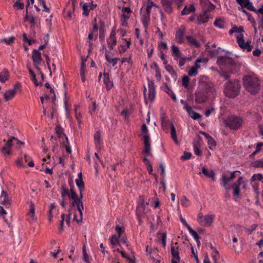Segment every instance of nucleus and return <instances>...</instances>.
Returning <instances> with one entry per match:
<instances>
[{
	"label": "nucleus",
	"instance_id": "nucleus-20",
	"mask_svg": "<svg viewBox=\"0 0 263 263\" xmlns=\"http://www.w3.org/2000/svg\"><path fill=\"white\" fill-rule=\"evenodd\" d=\"M215 215L208 214L204 216L203 220V225L206 227H210L213 222Z\"/></svg>",
	"mask_w": 263,
	"mask_h": 263
},
{
	"label": "nucleus",
	"instance_id": "nucleus-41",
	"mask_svg": "<svg viewBox=\"0 0 263 263\" xmlns=\"http://www.w3.org/2000/svg\"><path fill=\"white\" fill-rule=\"evenodd\" d=\"M120 237L116 235H112L111 238H110V242L112 246L120 245L119 242V238Z\"/></svg>",
	"mask_w": 263,
	"mask_h": 263
},
{
	"label": "nucleus",
	"instance_id": "nucleus-3",
	"mask_svg": "<svg viewBox=\"0 0 263 263\" xmlns=\"http://www.w3.org/2000/svg\"><path fill=\"white\" fill-rule=\"evenodd\" d=\"M241 86L238 81L229 80L224 84L223 93L229 98H236L240 92Z\"/></svg>",
	"mask_w": 263,
	"mask_h": 263
},
{
	"label": "nucleus",
	"instance_id": "nucleus-23",
	"mask_svg": "<svg viewBox=\"0 0 263 263\" xmlns=\"http://www.w3.org/2000/svg\"><path fill=\"white\" fill-rule=\"evenodd\" d=\"M104 83L107 90H110L113 87V83L109 80V75L108 73H104Z\"/></svg>",
	"mask_w": 263,
	"mask_h": 263
},
{
	"label": "nucleus",
	"instance_id": "nucleus-39",
	"mask_svg": "<svg viewBox=\"0 0 263 263\" xmlns=\"http://www.w3.org/2000/svg\"><path fill=\"white\" fill-rule=\"evenodd\" d=\"M251 165L255 168L263 167V159H259L252 162Z\"/></svg>",
	"mask_w": 263,
	"mask_h": 263
},
{
	"label": "nucleus",
	"instance_id": "nucleus-11",
	"mask_svg": "<svg viewBox=\"0 0 263 263\" xmlns=\"http://www.w3.org/2000/svg\"><path fill=\"white\" fill-rule=\"evenodd\" d=\"M108 47L110 50L114 48V46L117 44V39L116 37L115 28H114L110 34L109 37L107 40Z\"/></svg>",
	"mask_w": 263,
	"mask_h": 263
},
{
	"label": "nucleus",
	"instance_id": "nucleus-45",
	"mask_svg": "<svg viewBox=\"0 0 263 263\" xmlns=\"http://www.w3.org/2000/svg\"><path fill=\"white\" fill-rule=\"evenodd\" d=\"M180 202L181 205L184 207H187L190 205V201L185 196H183Z\"/></svg>",
	"mask_w": 263,
	"mask_h": 263
},
{
	"label": "nucleus",
	"instance_id": "nucleus-13",
	"mask_svg": "<svg viewBox=\"0 0 263 263\" xmlns=\"http://www.w3.org/2000/svg\"><path fill=\"white\" fill-rule=\"evenodd\" d=\"M155 86L153 81L148 83V98L151 101H153L155 98L156 90Z\"/></svg>",
	"mask_w": 263,
	"mask_h": 263
},
{
	"label": "nucleus",
	"instance_id": "nucleus-60",
	"mask_svg": "<svg viewBox=\"0 0 263 263\" xmlns=\"http://www.w3.org/2000/svg\"><path fill=\"white\" fill-rule=\"evenodd\" d=\"M197 70L196 68L192 67L188 71V75L190 77L196 76L197 74Z\"/></svg>",
	"mask_w": 263,
	"mask_h": 263
},
{
	"label": "nucleus",
	"instance_id": "nucleus-54",
	"mask_svg": "<svg viewBox=\"0 0 263 263\" xmlns=\"http://www.w3.org/2000/svg\"><path fill=\"white\" fill-rule=\"evenodd\" d=\"M88 6L87 3H84L82 6V9L83 10V14L85 16H88L89 13V10L88 8Z\"/></svg>",
	"mask_w": 263,
	"mask_h": 263
},
{
	"label": "nucleus",
	"instance_id": "nucleus-47",
	"mask_svg": "<svg viewBox=\"0 0 263 263\" xmlns=\"http://www.w3.org/2000/svg\"><path fill=\"white\" fill-rule=\"evenodd\" d=\"M77 210L80 212V218L79 221H82L83 219V210H84L83 203H79L77 206Z\"/></svg>",
	"mask_w": 263,
	"mask_h": 263
},
{
	"label": "nucleus",
	"instance_id": "nucleus-42",
	"mask_svg": "<svg viewBox=\"0 0 263 263\" xmlns=\"http://www.w3.org/2000/svg\"><path fill=\"white\" fill-rule=\"evenodd\" d=\"M95 143L96 145L100 144L101 143V133L99 131H97L94 135Z\"/></svg>",
	"mask_w": 263,
	"mask_h": 263
},
{
	"label": "nucleus",
	"instance_id": "nucleus-9",
	"mask_svg": "<svg viewBox=\"0 0 263 263\" xmlns=\"http://www.w3.org/2000/svg\"><path fill=\"white\" fill-rule=\"evenodd\" d=\"M1 203L6 208L10 207L11 203V200L9 197L7 192L2 191L1 196Z\"/></svg>",
	"mask_w": 263,
	"mask_h": 263
},
{
	"label": "nucleus",
	"instance_id": "nucleus-8",
	"mask_svg": "<svg viewBox=\"0 0 263 263\" xmlns=\"http://www.w3.org/2000/svg\"><path fill=\"white\" fill-rule=\"evenodd\" d=\"M208 97L205 92L200 89H198L195 92V102L197 103H202L205 102Z\"/></svg>",
	"mask_w": 263,
	"mask_h": 263
},
{
	"label": "nucleus",
	"instance_id": "nucleus-29",
	"mask_svg": "<svg viewBox=\"0 0 263 263\" xmlns=\"http://www.w3.org/2000/svg\"><path fill=\"white\" fill-rule=\"evenodd\" d=\"M109 52V51H107L106 53H105V59L108 63H112V66L114 67L118 63L119 59L117 58L111 59L109 55L108 54Z\"/></svg>",
	"mask_w": 263,
	"mask_h": 263
},
{
	"label": "nucleus",
	"instance_id": "nucleus-2",
	"mask_svg": "<svg viewBox=\"0 0 263 263\" xmlns=\"http://www.w3.org/2000/svg\"><path fill=\"white\" fill-rule=\"evenodd\" d=\"M245 89L252 95L257 94L260 89V82L254 74H249L242 78Z\"/></svg>",
	"mask_w": 263,
	"mask_h": 263
},
{
	"label": "nucleus",
	"instance_id": "nucleus-21",
	"mask_svg": "<svg viewBox=\"0 0 263 263\" xmlns=\"http://www.w3.org/2000/svg\"><path fill=\"white\" fill-rule=\"evenodd\" d=\"M172 54L174 57V59L177 60L181 56V52L178 46L173 45L171 47Z\"/></svg>",
	"mask_w": 263,
	"mask_h": 263
},
{
	"label": "nucleus",
	"instance_id": "nucleus-63",
	"mask_svg": "<svg viewBox=\"0 0 263 263\" xmlns=\"http://www.w3.org/2000/svg\"><path fill=\"white\" fill-rule=\"evenodd\" d=\"M257 227V224H253L251 225L249 228L246 229V231L249 234H251L253 231H254Z\"/></svg>",
	"mask_w": 263,
	"mask_h": 263
},
{
	"label": "nucleus",
	"instance_id": "nucleus-32",
	"mask_svg": "<svg viewBox=\"0 0 263 263\" xmlns=\"http://www.w3.org/2000/svg\"><path fill=\"white\" fill-rule=\"evenodd\" d=\"M164 91L171 97L174 102L177 101V98L175 94L170 89L166 83H164Z\"/></svg>",
	"mask_w": 263,
	"mask_h": 263
},
{
	"label": "nucleus",
	"instance_id": "nucleus-7",
	"mask_svg": "<svg viewBox=\"0 0 263 263\" xmlns=\"http://www.w3.org/2000/svg\"><path fill=\"white\" fill-rule=\"evenodd\" d=\"M237 40L239 46L241 49L243 50H247L248 52H250L252 50V46L250 45L251 41H248L247 42H245L242 34H240V36H237Z\"/></svg>",
	"mask_w": 263,
	"mask_h": 263
},
{
	"label": "nucleus",
	"instance_id": "nucleus-59",
	"mask_svg": "<svg viewBox=\"0 0 263 263\" xmlns=\"http://www.w3.org/2000/svg\"><path fill=\"white\" fill-rule=\"evenodd\" d=\"M208 143L210 145V149H212L211 146H215L216 145V142L215 140L212 137L208 139Z\"/></svg>",
	"mask_w": 263,
	"mask_h": 263
},
{
	"label": "nucleus",
	"instance_id": "nucleus-25",
	"mask_svg": "<svg viewBox=\"0 0 263 263\" xmlns=\"http://www.w3.org/2000/svg\"><path fill=\"white\" fill-rule=\"evenodd\" d=\"M27 68L28 69L29 72L31 76V79H32V81L33 82L34 85L35 86H37L40 85H42V82H39L37 81L36 78L35 74L34 72L32 70V69L29 66H27Z\"/></svg>",
	"mask_w": 263,
	"mask_h": 263
},
{
	"label": "nucleus",
	"instance_id": "nucleus-17",
	"mask_svg": "<svg viewBox=\"0 0 263 263\" xmlns=\"http://www.w3.org/2000/svg\"><path fill=\"white\" fill-rule=\"evenodd\" d=\"M161 3L165 11L170 14L172 11V3L169 0H161Z\"/></svg>",
	"mask_w": 263,
	"mask_h": 263
},
{
	"label": "nucleus",
	"instance_id": "nucleus-58",
	"mask_svg": "<svg viewBox=\"0 0 263 263\" xmlns=\"http://www.w3.org/2000/svg\"><path fill=\"white\" fill-rule=\"evenodd\" d=\"M191 156H192V154L191 153L184 152L183 153V155H182L181 157V159L182 160H187V159H190Z\"/></svg>",
	"mask_w": 263,
	"mask_h": 263
},
{
	"label": "nucleus",
	"instance_id": "nucleus-5",
	"mask_svg": "<svg viewBox=\"0 0 263 263\" xmlns=\"http://www.w3.org/2000/svg\"><path fill=\"white\" fill-rule=\"evenodd\" d=\"M70 189V190H68L65 187V185H62L61 187V197L62 198L67 196L69 199H76L77 197V194L74 191L73 185L72 182L69 183Z\"/></svg>",
	"mask_w": 263,
	"mask_h": 263
},
{
	"label": "nucleus",
	"instance_id": "nucleus-19",
	"mask_svg": "<svg viewBox=\"0 0 263 263\" xmlns=\"http://www.w3.org/2000/svg\"><path fill=\"white\" fill-rule=\"evenodd\" d=\"M100 24V28H99V39L101 42L103 43L105 40V25L104 23L102 21H100L99 22Z\"/></svg>",
	"mask_w": 263,
	"mask_h": 263
},
{
	"label": "nucleus",
	"instance_id": "nucleus-6",
	"mask_svg": "<svg viewBox=\"0 0 263 263\" xmlns=\"http://www.w3.org/2000/svg\"><path fill=\"white\" fill-rule=\"evenodd\" d=\"M32 60L33 61V64L35 68L37 70H40V65L42 62V58L41 53L39 50L33 49L32 51Z\"/></svg>",
	"mask_w": 263,
	"mask_h": 263
},
{
	"label": "nucleus",
	"instance_id": "nucleus-12",
	"mask_svg": "<svg viewBox=\"0 0 263 263\" xmlns=\"http://www.w3.org/2000/svg\"><path fill=\"white\" fill-rule=\"evenodd\" d=\"M13 139H12V137H10V138L6 141V140H4V141L6 142V146L3 147L1 151L5 155H10L12 153L10 151V149L11 148L12 145H13Z\"/></svg>",
	"mask_w": 263,
	"mask_h": 263
},
{
	"label": "nucleus",
	"instance_id": "nucleus-44",
	"mask_svg": "<svg viewBox=\"0 0 263 263\" xmlns=\"http://www.w3.org/2000/svg\"><path fill=\"white\" fill-rule=\"evenodd\" d=\"M143 153L147 155H151V143L144 144V149L143 150Z\"/></svg>",
	"mask_w": 263,
	"mask_h": 263
},
{
	"label": "nucleus",
	"instance_id": "nucleus-48",
	"mask_svg": "<svg viewBox=\"0 0 263 263\" xmlns=\"http://www.w3.org/2000/svg\"><path fill=\"white\" fill-rule=\"evenodd\" d=\"M189 81H190V79L188 78V77H187L186 76H184L182 77V85L184 87L187 88L189 87Z\"/></svg>",
	"mask_w": 263,
	"mask_h": 263
},
{
	"label": "nucleus",
	"instance_id": "nucleus-4",
	"mask_svg": "<svg viewBox=\"0 0 263 263\" xmlns=\"http://www.w3.org/2000/svg\"><path fill=\"white\" fill-rule=\"evenodd\" d=\"M243 119L235 115L228 116L224 120L226 126L232 130H237L240 128L242 124Z\"/></svg>",
	"mask_w": 263,
	"mask_h": 263
},
{
	"label": "nucleus",
	"instance_id": "nucleus-37",
	"mask_svg": "<svg viewBox=\"0 0 263 263\" xmlns=\"http://www.w3.org/2000/svg\"><path fill=\"white\" fill-rule=\"evenodd\" d=\"M214 25L215 26L219 28H223L224 26V22L222 19L216 18L214 23Z\"/></svg>",
	"mask_w": 263,
	"mask_h": 263
},
{
	"label": "nucleus",
	"instance_id": "nucleus-14",
	"mask_svg": "<svg viewBox=\"0 0 263 263\" xmlns=\"http://www.w3.org/2000/svg\"><path fill=\"white\" fill-rule=\"evenodd\" d=\"M209 20V15L203 11V13L199 15L197 19V24L201 25L202 24L207 23Z\"/></svg>",
	"mask_w": 263,
	"mask_h": 263
},
{
	"label": "nucleus",
	"instance_id": "nucleus-28",
	"mask_svg": "<svg viewBox=\"0 0 263 263\" xmlns=\"http://www.w3.org/2000/svg\"><path fill=\"white\" fill-rule=\"evenodd\" d=\"M171 135L175 144H178V141L176 135V130L173 122H171Z\"/></svg>",
	"mask_w": 263,
	"mask_h": 263
},
{
	"label": "nucleus",
	"instance_id": "nucleus-33",
	"mask_svg": "<svg viewBox=\"0 0 263 263\" xmlns=\"http://www.w3.org/2000/svg\"><path fill=\"white\" fill-rule=\"evenodd\" d=\"M222 185L225 188L227 191L230 190V187L228 185L229 182L231 180H229V178L227 177L225 174H222L221 176Z\"/></svg>",
	"mask_w": 263,
	"mask_h": 263
},
{
	"label": "nucleus",
	"instance_id": "nucleus-34",
	"mask_svg": "<svg viewBox=\"0 0 263 263\" xmlns=\"http://www.w3.org/2000/svg\"><path fill=\"white\" fill-rule=\"evenodd\" d=\"M9 71L6 69H4L2 73H0V81L4 83L8 79Z\"/></svg>",
	"mask_w": 263,
	"mask_h": 263
},
{
	"label": "nucleus",
	"instance_id": "nucleus-43",
	"mask_svg": "<svg viewBox=\"0 0 263 263\" xmlns=\"http://www.w3.org/2000/svg\"><path fill=\"white\" fill-rule=\"evenodd\" d=\"M251 181L259 180L263 182V176L261 174H254L252 176L251 179Z\"/></svg>",
	"mask_w": 263,
	"mask_h": 263
},
{
	"label": "nucleus",
	"instance_id": "nucleus-15",
	"mask_svg": "<svg viewBox=\"0 0 263 263\" xmlns=\"http://www.w3.org/2000/svg\"><path fill=\"white\" fill-rule=\"evenodd\" d=\"M76 183L80 191H83L85 189V184L83 180L82 174H78V178L76 180Z\"/></svg>",
	"mask_w": 263,
	"mask_h": 263
},
{
	"label": "nucleus",
	"instance_id": "nucleus-31",
	"mask_svg": "<svg viewBox=\"0 0 263 263\" xmlns=\"http://www.w3.org/2000/svg\"><path fill=\"white\" fill-rule=\"evenodd\" d=\"M195 11V7L193 4L190 5L189 7L185 6L181 11L182 15H186L191 12H194Z\"/></svg>",
	"mask_w": 263,
	"mask_h": 263
},
{
	"label": "nucleus",
	"instance_id": "nucleus-1",
	"mask_svg": "<svg viewBox=\"0 0 263 263\" xmlns=\"http://www.w3.org/2000/svg\"><path fill=\"white\" fill-rule=\"evenodd\" d=\"M217 63L220 67L225 69L228 72L221 71L219 72L220 76L229 81L230 75V73H235L239 71L240 65L236 63L233 59L227 56H220L217 58Z\"/></svg>",
	"mask_w": 263,
	"mask_h": 263
},
{
	"label": "nucleus",
	"instance_id": "nucleus-16",
	"mask_svg": "<svg viewBox=\"0 0 263 263\" xmlns=\"http://www.w3.org/2000/svg\"><path fill=\"white\" fill-rule=\"evenodd\" d=\"M148 204V203H146V204H145L143 197L142 196H140L136 210L138 211L139 213L144 212L145 210V205Z\"/></svg>",
	"mask_w": 263,
	"mask_h": 263
},
{
	"label": "nucleus",
	"instance_id": "nucleus-52",
	"mask_svg": "<svg viewBox=\"0 0 263 263\" xmlns=\"http://www.w3.org/2000/svg\"><path fill=\"white\" fill-rule=\"evenodd\" d=\"M166 115L165 112H162L161 114V125L163 127L167 124V120H166Z\"/></svg>",
	"mask_w": 263,
	"mask_h": 263
},
{
	"label": "nucleus",
	"instance_id": "nucleus-62",
	"mask_svg": "<svg viewBox=\"0 0 263 263\" xmlns=\"http://www.w3.org/2000/svg\"><path fill=\"white\" fill-rule=\"evenodd\" d=\"M152 6H155L158 7L153 2H151L148 4L146 6V12L150 14Z\"/></svg>",
	"mask_w": 263,
	"mask_h": 263
},
{
	"label": "nucleus",
	"instance_id": "nucleus-35",
	"mask_svg": "<svg viewBox=\"0 0 263 263\" xmlns=\"http://www.w3.org/2000/svg\"><path fill=\"white\" fill-rule=\"evenodd\" d=\"M242 8H246L248 10L254 12L257 11L256 9L253 6L252 3L249 0H246L245 4L242 5Z\"/></svg>",
	"mask_w": 263,
	"mask_h": 263
},
{
	"label": "nucleus",
	"instance_id": "nucleus-38",
	"mask_svg": "<svg viewBox=\"0 0 263 263\" xmlns=\"http://www.w3.org/2000/svg\"><path fill=\"white\" fill-rule=\"evenodd\" d=\"M205 5L207 6V8L204 10V11L206 13L210 12L215 8V6L209 1L205 2Z\"/></svg>",
	"mask_w": 263,
	"mask_h": 263
},
{
	"label": "nucleus",
	"instance_id": "nucleus-55",
	"mask_svg": "<svg viewBox=\"0 0 263 263\" xmlns=\"http://www.w3.org/2000/svg\"><path fill=\"white\" fill-rule=\"evenodd\" d=\"M194 150L196 155L201 156L202 155V151L199 149L197 144L194 143Z\"/></svg>",
	"mask_w": 263,
	"mask_h": 263
},
{
	"label": "nucleus",
	"instance_id": "nucleus-56",
	"mask_svg": "<svg viewBox=\"0 0 263 263\" xmlns=\"http://www.w3.org/2000/svg\"><path fill=\"white\" fill-rule=\"evenodd\" d=\"M15 39V37L13 36H11L8 39H3L2 40V42L5 43L7 45H11Z\"/></svg>",
	"mask_w": 263,
	"mask_h": 263
},
{
	"label": "nucleus",
	"instance_id": "nucleus-64",
	"mask_svg": "<svg viewBox=\"0 0 263 263\" xmlns=\"http://www.w3.org/2000/svg\"><path fill=\"white\" fill-rule=\"evenodd\" d=\"M13 7L14 8L20 9H23L24 7V4L23 3H20L18 2H16L13 5Z\"/></svg>",
	"mask_w": 263,
	"mask_h": 263
},
{
	"label": "nucleus",
	"instance_id": "nucleus-26",
	"mask_svg": "<svg viewBox=\"0 0 263 263\" xmlns=\"http://www.w3.org/2000/svg\"><path fill=\"white\" fill-rule=\"evenodd\" d=\"M186 111L187 112L189 116L194 120H197L201 118V116L199 114L193 111L191 107L187 108Z\"/></svg>",
	"mask_w": 263,
	"mask_h": 263
},
{
	"label": "nucleus",
	"instance_id": "nucleus-49",
	"mask_svg": "<svg viewBox=\"0 0 263 263\" xmlns=\"http://www.w3.org/2000/svg\"><path fill=\"white\" fill-rule=\"evenodd\" d=\"M83 259H84V261L86 263H89L90 260H89V256L87 254L85 247H83Z\"/></svg>",
	"mask_w": 263,
	"mask_h": 263
},
{
	"label": "nucleus",
	"instance_id": "nucleus-57",
	"mask_svg": "<svg viewBox=\"0 0 263 263\" xmlns=\"http://www.w3.org/2000/svg\"><path fill=\"white\" fill-rule=\"evenodd\" d=\"M98 30V26L97 23L93 24V28H92V29L91 32L95 33V38H94V39L95 40L98 37V33H97Z\"/></svg>",
	"mask_w": 263,
	"mask_h": 263
},
{
	"label": "nucleus",
	"instance_id": "nucleus-30",
	"mask_svg": "<svg viewBox=\"0 0 263 263\" xmlns=\"http://www.w3.org/2000/svg\"><path fill=\"white\" fill-rule=\"evenodd\" d=\"M186 39L187 41L192 45L196 48H198L200 46V43L196 40V39L194 38L192 36L187 35Z\"/></svg>",
	"mask_w": 263,
	"mask_h": 263
},
{
	"label": "nucleus",
	"instance_id": "nucleus-22",
	"mask_svg": "<svg viewBox=\"0 0 263 263\" xmlns=\"http://www.w3.org/2000/svg\"><path fill=\"white\" fill-rule=\"evenodd\" d=\"M16 94L15 89L8 90L6 91L4 95V99L6 101H8L13 98Z\"/></svg>",
	"mask_w": 263,
	"mask_h": 263
},
{
	"label": "nucleus",
	"instance_id": "nucleus-40",
	"mask_svg": "<svg viewBox=\"0 0 263 263\" xmlns=\"http://www.w3.org/2000/svg\"><path fill=\"white\" fill-rule=\"evenodd\" d=\"M34 211H35L34 205L33 203V202H30V208H29V211L28 212V215H29L31 216V217L32 218V219L33 220H34L36 219L35 218Z\"/></svg>",
	"mask_w": 263,
	"mask_h": 263
},
{
	"label": "nucleus",
	"instance_id": "nucleus-18",
	"mask_svg": "<svg viewBox=\"0 0 263 263\" xmlns=\"http://www.w3.org/2000/svg\"><path fill=\"white\" fill-rule=\"evenodd\" d=\"M201 172L207 177L210 178L213 181H215V173L214 171H209L204 166L202 167Z\"/></svg>",
	"mask_w": 263,
	"mask_h": 263
},
{
	"label": "nucleus",
	"instance_id": "nucleus-10",
	"mask_svg": "<svg viewBox=\"0 0 263 263\" xmlns=\"http://www.w3.org/2000/svg\"><path fill=\"white\" fill-rule=\"evenodd\" d=\"M185 27L184 26L182 25L180 26L179 29L176 31L175 34V38L177 42L178 43L181 44L183 43L184 42V35L185 31Z\"/></svg>",
	"mask_w": 263,
	"mask_h": 263
},
{
	"label": "nucleus",
	"instance_id": "nucleus-24",
	"mask_svg": "<svg viewBox=\"0 0 263 263\" xmlns=\"http://www.w3.org/2000/svg\"><path fill=\"white\" fill-rule=\"evenodd\" d=\"M150 21V14L146 12L142 15L141 21L144 26L145 31L147 30Z\"/></svg>",
	"mask_w": 263,
	"mask_h": 263
},
{
	"label": "nucleus",
	"instance_id": "nucleus-27",
	"mask_svg": "<svg viewBox=\"0 0 263 263\" xmlns=\"http://www.w3.org/2000/svg\"><path fill=\"white\" fill-rule=\"evenodd\" d=\"M171 254L173 257L174 260H176L177 261H179L180 260V258L179 256V254L178 252V248H175V247H171Z\"/></svg>",
	"mask_w": 263,
	"mask_h": 263
},
{
	"label": "nucleus",
	"instance_id": "nucleus-36",
	"mask_svg": "<svg viewBox=\"0 0 263 263\" xmlns=\"http://www.w3.org/2000/svg\"><path fill=\"white\" fill-rule=\"evenodd\" d=\"M55 133L57 134L59 138H61L62 135L66 137V134L63 133V128L60 126V124L56 125L55 128Z\"/></svg>",
	"mask_w": 263,
	"mask_h": 263
},
{
	"label": "nucleus",
	"instance_id": "nucleus-50",
	"mask_svg": "<svg viewBox=\"0 0 263 263\" xmlns=\"http://www.w3.org/2000/svg\"><path fill=\"white\" fill-rule=\"evenodd\" d=\"M165 69L168 71L172 76L173 75L176 76L175 71L174 70L172 66L170 65H167L165 66Z\"/></svg>",
	"mask_w": 263,
	"mask_h": 263
},
{
	"label": "nucleus",
	"instance_id": "nucleus-53",
	"mask_svg": "<svg viewBox=\"0 0 263 263\" xmlns=\"http://www.w3.org/2000/svg\"><path fill=\"white\" fill-rule=\"evenodd\" d=\"M158 235H161L162 238H161V241L162 243V245L164 247L166 246V233L165 232L163 233H160L158 232Z\"/></svg>",
	"mask_w": 263,
	"mask_h": 263
},
{
	"label": "nucleus",
	"instance_id": "nucleus-46",
	"mask_svg": "<svg viewBox=\"0 0 263 263\" xmlns=\"http://www.w3.org/2000/svg\"><path fill=\"white\" fill-rule=\"evenodd\" d=\"M230 187V189H233L234 190V192H233L234 196H238L239 195L240 188H239V186H238V185H236L235 184H233Z\"/></svg>",
	"mask_w": 263,
	"mask_h": 263
},
{
	"label": "nucleus",
	"instance_id": "nucleus-51",
	"mask_svg": "<svg viewBox=\"0 0 263 263\" xmlns=\"http://www.w3.org/2000/svg\"><path fill=\"white\" fill-rule=\"evenodd\" d=\"M220 258V254L218 251L213 252L212 258L214 261V263H218V260Z\"/></svg>",
	"mask_w": 263,
	"mask_h": 263
},
{
	"label": "nucleus",
	"instance_id": "nucleus-61",
	"mask_svg": "<svg viewBox=\"0 0 263 263\" xmlns=\"http://www.w3.org/2000/svg\"><path fill=\"white\" fill-rule=\"evenodd\" d=\"M141 135L142 136L148 135V128H147V126H146V125L145 124H143L142 125V127H141Z\"/></svg>",
	"mask_w": 263,
	"mask_h": 263
}]
</instances>
